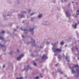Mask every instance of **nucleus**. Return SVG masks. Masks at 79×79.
<instances>
[{"mask_svg": "<svg viewBox=\"0 0 79 79\" xmlns=\"http://www.w3.org/2000/svg\"><path fill=\"white\" fill-rule=\"evenodd\" d=\"M77 15H79V10H77Z\"/></svg>", "mask_w": 79, "mask_h": 79, "instance_id": "2eb2a0df", "label": "nucleus"}, {"mask_svg": "<svg viewBox=\"0 0 79 79\" xmlns=\"http://www.w3.org/2000/svg\"><path fill=\"white\" fill-rule=\"evenodd\" d=\"M5 33V31H2V32H0V34H3V33Z\"/></svg>", "mask_w": 79, "mask_h": 79, "instance_id": "412c9836", "label": "nucleus"}, {"mask_svg": "<svg viewBox=\"0 0 79 79\" xmlns=\"http://www.w3.org/2000/svg\"><path fill=\"white\" fill-rule=\"evenodd\" d=\"M13 53V52L11 51L10 52H9L10 55H11Z\"/></svg>", "mask_w": 79, "mask_h": 79, "instance_id": "5701e85b", "label": "nucleus"}, {"mask_svg": "<svg viewBox=\"0 0 79 79\" xmlns=\"http://www.w3.org/2000/svg\"><path fill=\"white\" fill-rule=\"evenodd\" d=\"M74 67L73 68H71L70 67V69H71L72 72V73L74 74L75 73H76V71L74 70V68H77V69H76V71H77V74H77V77H78V76H79V66H78V65L77 64V65L74 64Z\"/></svg>", "mask_w": 79, "mask_h": 79, "instance_id": "f257e3e1", "label": "nucleus"}, {"mask_svg": "<svg viewBox=\"0 0 79 79\" xmlns=\"http://www.w3.org/2000/svg\"><path fill=\"white\" fill-rule=\"evenodd\" d=\"M31 39L32 44H33V43H34V42H35V40H33L32 38H31Z\"/></svg>", "mask_w": 79, "mask_h": 79, "instance_id": "ddd939ff", "label": "nucleus"}, {"mask_svg": "<svg viewBox=\"0 0 79 79\" xmlns=\"http://www.w3.org/2000/svg\"><path fill=\"white\" fill-rule=\"evenodd\" d=\"M69 57H68V56H66V59L67 60V59H68V58H69Z\"/></svg>", "mask_w": 79, "mask_h": 79, "instance_id": "cd10ccee", "label": "nucleus"}, {"mask_svg": "<svg viewBox=\"0 0 79 79\" xmlns=\"http://www.w3.org/2000/svg\"><path fill=\"white\" fill-rule=\"evenodd\" d=\"M17 52H18V53H19V49H18L17 50Z\"/></svg>", "mask_w": 79, "mask_h": 79, "instance_id": "c756f323", "label": "nucleus"}, {"mask_svg": "<svg viewBox=\"0 0 79 79\" xmlns=\"http://www.w3.org/2000/svg\"><path fill=\"white\" fill-rule=\"evenodd\" d=\"M0 58H1V56H0Z\"/></svg>", "mask_w": 79, "mask_h": 79, "instance_id": "5fc2aeb1", "label": "nucleus"}, {"mask_svg": "<svg viewBox=\"0 0 79 79\" xmlns=\"http://www.w3.org/2000/svg\"><path fill=\"white\" fill-rule=\"evenodd\" d=\"M17 28H18V27H17Z\"/></svg>", "mask_w": 79, "mask_h": 79, "instance_id": "e2e57ef3", "label": "nucleus"}, {"mask_svg": "<svg viewBox=\"0 0 79 79\" xmlns=\"http://www.w3.org/2000/svg\"><path fill=\"white\" fill-rule=\"evenodd\" d=\"M54 55L55 56H56V54H54Z\"/></svg>", "mask_w": 79, "mask_h": 79, "instance_id": "ea45409f", "label": "nucleus"}, {"mask_svg": "<svg viewBox=\"0 0 79 79\" xmlns=\"http://www.w3.org/2000/svg\"><path fill=\"white\" fill-rule=\"evenodd\" d=\"M34 28L32 29L31 28H30L29 29V31L30 32H32V34H33L34 33V31H34Z\"/></svg>", "mask_w": 79, "mask_h": 79, "instance_id": "0eeeda50", "label": "nucleus"}, {"mask_svg": "<svg viewBox=\"0 0 79 79\" xmlns=\"http://www.w3.org/2000/svg\"><path fill=\"white\" fill-rule=\"evenodd\" d=\"M58 72H59L60 74H63V72L61 71V69L59 70Z\"/></svg>", "mask_w": 79, "mask_h": 79, "instance_id": "4468645a", "label": "nucleus"}, {"mask_svg": "<svg viewBox=\"0 0 79 79\" xmlns=\"http://www.w3.org/2000/svg\"><path fill=\"white\" fill-rule=\"evenodd\" d=\"M14 31H16V29H14Z\"/></svg>", "mask_w": 79, "mask_h": 79, "instance_id": "e433bc0d", "label": "nucleus"}, {"mask_svg": "<svg viewBox=\"0 0 79 79\" xmlns=\"http://www.w3.org/2000/svg\"><path fill=\"white\" fill-rule=\"evenodd\" d=\"M64 0L65 2H66V0Z\"/></svg>", "mask_w": 79, "mask_h": 79, "instance_id": "864d4df0", "label": "nucleus"}, {"mask_svg": "<svg viewBox=\"0 0 79 79\" xmlns=\"http://www.w3.org/2000/svg\"><path fill=\"white\" fill-rule=\"evenodd\" d=\"M23 13H26V12H25V11H23Z\"/></svg>", "mask_w": 79, "mask_h": 79, "instance_id": "c9c22d12", "label": "nucleus"}, {"mask_svg": "<svg viewBox=\"0 0 79 79\" xmlns=\"http://www.w3.org/2000/svg\"><path fill=\"white\" fill-rule=\"evenodd\" d=\"M23 56H24V55H23V54H21L20 56L18 57L17 58V60H20L21 58H23Z\"/></svg>", "mask_w": 79, "mask_h": 79, "instance_id": "20e7f679", "label": "nucleus"}, {"mask_svg": "<svg viewBox=\"0 0 79 79\" xmlns=\"http://www.w3.org/2000/svg\"><path fill=\"white\" fill-rule=\"evenodd\" d=\"M22 37L23 38H24V36L23 35H22Z\"/></svg>", "mask_w": 79, "mask_h": 79, "instance_id": "2f4dec72", "label": "nucleus"}, {"mask_svg": "<svg viewBox=\"0 0 79 79\" xmlns=\"http://www.w3.org/2000/svg\"><path fill=\"white\" fill-rule=\"evenodd\" d=\"M0 47H3V51H5V50H6V46H5L0 44Z\"/></svg>", "mask_w": 79, "mask_h": 79, "instance_id": "39448f33", "label": "nucleus"}, {"mask_svg": "<svg viewBox=\"0 0 79 79\" xmlns=\"http://www.w3.org/2000/svg\"><path fill=\"white\" fill-rule=\"evenodd\" d=\"M63 44H64V43L63 42H62L60 43V45H63Z\"/></svg>", "mask_w": 79, "mask_h": 79, "instance_id": "aec40b11", "label": "nucleus"}, {"mask_svg": "<svg viewBox=\"0 0 79 79\" xmlns=\"http://www.w3.org/2000/svg\"><path fill=\"white\" fill-rule=\"evenodd\" d=\"M52 45H53V47L52 48V50L54 52H61V49H54L53 48H54V46L56 45V44H52Z\"/></svg>", "mask_w": 79, "mask_h": 79, "instance_id": "f03ea898", "label": "nucleus"}, {"mask_svg": "<svg viewBox=\"0 0 79 79\" xmlns=\"http://www.w3.org/2000/svg\"><path fill=\"white\" fill-rule=\"evenodd\" d=\"M76 33H77V31H76Z\"/></svg>", "mask_w": 79, "mask_h": 79, "instance_id": "49530a36", "label": "nucleus"}, {"mask_svg": "<svg viewBox=\"0 0 79 79\" xmlns=\"http://www.w3.org/2000/svg\"><path fill=\"white\" fill-rule=\"evenodd\" d=\"M46 40V41H47V40Z\"/></svg>", "mask_w": 79, "mask_h": 79, "instance_id": "8fccbe9b", "label": "nucleus"}, {"mask_svg": "<svg viewBox=\"0 0 79 79\" xmlns=\"http://www.w3.org/2000/svg\"><path fill=\"white\" fill-rule=\"evenodd\" d=\"M74 2H72V3H74Z\"/></svg>", "mask_w": 79, "mask_h": 79, "instance_id": "37998d69", "label": "nucleus"}, {"mask_svg": "<svg viewBox=\"0 0 79 79\" xmlns=\"http://www.w3.org/2000/svg\"><path fill=\"white\" fill-rule=\"evenodd\" d=\"M40 76L41 77H43L42 76V75H41V74H40Z\"/></svg>", "mask_w": 79, "mask_h": 79, "instance_id": "72a5a7b5", "label": "nucleus"}, {"mask_svg": "<svg viewBox=\"0 0 79 79\" xmlns=\"http://www.w3.org/2000/svg\"><path fill=\"white\" fill-rule=\"evenodd\" d=\"M72 51H73V48H72Z\"/></svg>", "mask_w": 79, "mask_h": 79, "instance_id": "4c0bfd02", "label": "nucleus"}, {"mask_svg": "<svg viewBox=\"0 0 79 79\" xmlns=\"http://www.w3.org/2000/svg\"><path fill=\"white\" fill-rule=\"evenodd\" d=\"M23 77H20V78H17V79H23Z\"/></svg>", "mask_w": 79, "mask_h": 79, "instance_id": "4be33fe9", "label": "nucleus"}, {"mask_svg": "<svg viewBox=\"0 0 79 79\" xmlns=\"http://www.w3.org/2000/svg\"><path fill=\"white\" fill-rule=\"evenodd\" d=\"M33 46H35V47H36V48L38 47V46L36 45V44H34L33 45Z\"/></svg>", "mask_w": 79, "mask_h": 79, "instance_id": "a211bd4d", "label": "nucleus"}, {"mask_svg": "<svg viewBox=\"0 0 79 79\" xmlns=\"http://www.w3.org/2000/svg\"><path fill=\"white\" fill-rule=\"evenodd\" d=\"M43 25H46V24H43Z\"/></svg>", "mask_w": 79, "mask_h": 79, "instance_id": "a19ab883", "label": "nucleus"}, {"mask_svg": "<svg viewBox=\"0 0 79 79\" xmlns=\"http://www.w3.org/2000/svg\"><path fill=\"white\" fill-rule=\"evenodd\" d=\"M69 5H70V4H69Z\"/></svg>", "mask_w": 79, "mask_h": 79, "instance_id": "13d9d810", "label": "nucleus"}, {"mask_svg": "<svg viewBox=\"0 0 79 79\" xmlns=\"http://www.w3.org/2000/svg\"><path fill=\"white\" fill-rule=\"evenodd\" d=\"M33 65H34V66H36V63H35V62H34L33 63Z\"/></svg>", "mask_w": 79, "mask_h": 79, "instance_id": "a878e982", "label": "nucleus"}, {"mask_svg": "<svg viewBox=\"0 0 79 79\" xmlns=\"http://www.w3.org/2000/svg\"><path fill=\"white\" fill-rule=\"evenodd\" d=\"M65 14L66 15L67 17H69L70 16V14L69 13V12H66L65 13Z\"/></svg>", "mask_w": 79, "mask_h": 79, "instance_id": "1a4fd4ad", "label": "nucleus"}, {"mask_svg": "<svg viewBox=\"0 0 79 79\" xmlns=\"http://www.w3.org/2000/svg\"><path fill=\"white\" fill-rule=\"evenodd\" d=\"M3 16H4V17H5V16H4V15H3Z\"/></svg>", "mask_w": 79, "mask_h": 79, "instance_id": "bf43d9fd", "label": "nucleus"}, {"mask_svg": "<svg viewBox=\"0 0 79 79\" xmlns=\"http://www.w3.org/2000/svg\"><path fill=\"white\" fill-rule=\"evenodd\" d=\"M0 40H4V38L3 37L0 36Z\"/></svg>", "mask_w": 79, "mask_h": 79, "instance_id": "dca6fc26", "label": "nucleus"}, {"mask_svg": "<svg viewBox=\"0 0 79 79\" xmlns=\"http://www.w3.org/2000/svg\"><path fill=\"white\" fill-rule=\"evenodd\" d=\"M39 77H34V79H39Z\"/></svg>", "mask_w": 79, "mask_h": 79, "instance_id": "f3484780", "label": "nucleus"}, {"mask_svg": "<svg viewBox=\"0 0 79 79\" xmlns=\"http://www.w3.org/2000/svg\"><path fill=\"white\" fill-rule=\"evenodd\" d=\"M7 16H9V15H8Z\"/></svg>", "mask_w": 79, "mask_h": 79, "instance_id": "6e6d98bb", "label": "nucleus"}, {"mask_svg": "<svg viewBox=\"0 0 79 79\" xmlns=\"http://www.w3.org/2000/svg\"><path fill=\"white\" fill-rule=\"evenodd\" d=\"M35 14V13H33L30 14L31 16H32V15H34Z\"/></svg>", "mask_w": 79, "mask_h": 79, "instance_id": "6ab92c4d", "label": "nucleus"}, {"mask_svg": "<svg viewBox=\"0 0 79 79\" xmlns=\"http://www.w3.org/2000/svg\"><path fill=\"white\" fill-rule=\"evenodd\" d=\"M78 42H79V40H78Z\"/></svg>", "mask_w": 79, "mask_h": 79, "instance_id": "0e129e2a", "label": "nucleus"}, {"mask_svg": "<svg viewBox=\"0 0 79 79\" xmlns=\"http://www.w3.org/2000/svg\"><path fill=\"white\" fill-rule=\"evenodd\" d=\"M24 21H23V23H24Z\"/></svg>", "mask_w": 79, "mask_h": 79, "instance_id": "4d7b16f0", "label": "nucleus"}, {"mask_svg": "<svg viewBox=\"0 0 79 79\" xmlns=\"http://www.w3.org/2000/svg\"><path fill=\"white\" fill-rule=\"evenodd\" d=\"M58 64H56L55 65V66H58Z\"/></svg>", "mask_w": 79, "mask_h": 79, "instance_id": "7c9ffc66", "label": "nucleus"}, {"mask_svg": "<svg viewBox=\"0 0 79 79\" xmlns=\"http://www.w3.org/2000/svg\"><path fill=\"white\" fill-rule=\"evenodd\" d=\"M50 44V43H49V42H47L46 43V44L47 45H48V44Z\"/></svg>", "mask_w": 79, "mask_h": 79, "instance_id": "c85d7f7f", "label": "nucleus"}, {"mask_svg": "<svg viewBox=\"0 0 79 79\" xmlns=\"http://www.w3.org/2000/svg\"><path fill=\"white\" fill-rule=\"evenodd\" d=\"M31 56H32V54H31Z\"/></svg>", "mask_w": 79, "mask_h": 79, "instance_id": "09e8293b", "label": "nucleus"}, {"mask_svg": "<svg viewBox=\"0 0 79 79\" xmlns=\"http://www.w3.org/2000/svg\"><path fill=\"white\" fill-rule=\"evenodd\" d=\"M34 18H32L31 19V21H33V20H34Z\"/></svg>", "mask_w": 79, "mask_h": 79, "instance_id": "bb28decb", "label": "nucleus"}, {"mask_svg": "<svg viewBox=\"0 0 79 79\" xmlns=\"http://www.w3.org/2000/svg\"><path fill=\"white\" fill-rule=\"evenodd\" d=\"M27 31H28L27 29H25L24 30V33L25 34H27Z\"/></svg>", "mask_w": 79, "mask_h": 79, "instance_id": "9b49d317", "label": "nucleus"}, {"mask_svg": "<svg viewBox=\"0 0 79 79\" xmlns=\"http://www.w3.org/2000/svg\"><path fill=\"white\" fill-rule=\"evenodd\" d=\"M67 61H68V62H69V60H68Z\"/></svg>", "mask_w": 79, "mask_h": 79, "instance_id": "a18cd8bd", "label": "nucleus"}, {"mask_svg": "<svg viewBox=\"0 0 79 79\" xmlns=\"http://www.w3.org/2000/svg\"><path fill=\"white\" fill-rule=\"evenodd\" d=\"M28 13H29L30 12H31V10L30 9L28 10Z\"/></svg>", "mask_w": 79, "mask_h": 79, "instance_id": "393cba45", "label": "nucleus"}, {"mask_svg": "<svg viewBox=\"0 0 79 79\" xmlns=\"http://www.w3.org/2000/svg\"><path fill=\"white\" fill-rule=\"evenodd\" d=\"M42 14H40V15H38V18H42Z\"/></svg>", "mask_w": 79, "mask_h": 79, "instance_id": "f8f14e48", "label": "nucleus"}, {"mask_svg": "<svg viewBox=\"0 0 79 79\" xmlns=\"http://www.w3.org/2000/svg\"><path fill=\"white\" fill-rule=\"evenodd\" d=\"M42 48V47H41V48Z\"/></svg>", "mask_w": 79, "mask_h": 79, "instance_id": "052dcab7", "label": "nucleus"}, {"mask_svg": "<svg viewBox=\"0 0 79 79\" xmlns=\"http://www.w3.org/2000/svg\"><path fill=\"white\" fill-rule=\"evenodd\" d=\"M30 52H31V50H30Z\"/></svg>", "mask_w": 79, "mask_h": 79, "instance_id": "69168bd1", "label": "nucleus"}, {"mask_svg": "<svg viewBox=\"0 0 79 79\" xmlns=\"http://www.w3.org/2000/svg\"><path fill=\"white\" fill-rule=\"evenodd\" d=\"M61 55H59L58 57V58H59V59H60L61 58Z\"/></svg>", "mask_w": 79, "mask_h": 79, "instance_id": "b1692460", "label": "nucleus"}, {"mask_svg": "<svg viewBox=\"0 0 79 79\" xmlns=\"http://www.w3.org/2000/svg\"><path fill=\"white\" fill-rule=\"evenodd\" d=\"M67 76V75H65V77H66Z\"/></svg>", "mask_w": 79, "mask_h": 79, "instance_id": "3c124183", "label": "nucleus"}, {"mask_svg": "<svg viewBox=\"0 0 79 79\" xmlns=\"http://www.w3.org/2000/svg\"><path fill=\"white\" fill-rule=\"evenodd\" d=\"M78 60H79V57H78Z\"/></svg>", "mask_w": 79, "mask_h": 79, "instance_id": "79ce46f5", "label": "nucleus"}, {"mask_svg": "<svg viewBox=\"0 0 79 79\" xmlns=\"http://www.w3.org/2000/svg\"><path fill=\"white\" fill-rule=\"evenodd\" d=\"M75 18H76L77 17V16H75Z\"/></svg>", "mask_w": 79, "mask_h": 79, "instance_id": "603ef678", "label": "nucleus"}, {"mask_svg": "<svg viewBox=\"0 0 79 79\" xmlns=\"http://www.w3.org/2000/svg\"><path fill=\"white\" fill-rule=\"evenodd\" d=\"M63 55L64 56V54H63Z\"/></svg>", "mask_w": 79, "mask_h": 79, "instance_id": "680f3d73", "label": "nucleus"}, {"mask_svg": "<svg viewBox=\"0 0 79 79\" xmlns=\"http://www.w3.org/2000/svg\"><path fill=\"white\" fill-rule=\"evenodd\" d=\"M5 65L3 66V68H5Z\"/></svg>", "mask_w": 79, "mask_h": 79, "instance_id": "58836bf2", "label": "nucleus"}, {"mask_svg": "<svg viewBox=\"0 0 79 79\" xmlns=\"http://www.w3.org/2000/svg\"><path fill=\"white\" fill-rule=\"evenodd\" d=\"M20 29H21V30H22V31H23V29H22V28H20Z\"/></svg>", "mask_w": 79, "mask_h": 79, "instance_id": "f704fd0d", "label": "nucleus"}, {"mask_svg": "<svg viewBox=\"0 0 79 79\" xmlns=\"http://www.w3.org/2000/svg\"><path fill=\"white\" fill-rule=\"evenodd\" d=\"M77 23H76L74 25H73V27L74 29L76 28V27H77Z\"/></svg>", "mask_w": 79, "mask_h": 79, "instance_id": "9d476101", "label": "nucleus"}, {"mask_svg": "<svg viewBox=\"0 0 79 79\" xmlns=\"http://www.w3.org/2000/svg\"><path fill=\"white\" fill-rule=\"evenodd\" d=\"M75 48H76V49L77 50H78V48H77V47H75Z\"/></svg>", "mask_w": 79, "mask_h": 79, "instance_id": "473e14b6", "label": "nucleus"}, {"mask_svg": "<svg viewBox=\"0 0 79 79\" xmlns=\"http://www.w3.org/2000/svg\"><path fill=\"white\" fill-rule=\"evenodd\" d=\"M32 69V68L31 67H30L29 66V65H28L27 67H25V70H26V71H27L28 69Z\"/></svg>", "mask_w": 79, "mask_h": 79, "instance_id": "7ed1b4c3", "label": "nucleus"}, {"mask_svg": "<svg viewBox=\"0 0 79 79\" xmlns=\"http://www.w3.org/2000/svg\"><path fill=\"white\" fill-rule=\"evenodd\" d=\"M18 16L19 18H24V16L23 15H21L20 14L18 15Z\"/></svg>", "mask_w": 79, "mask_h": 79, "instance_id": "6e6552de", "label": "nucleus"}, {"mask_svg": "<svg viewBox=\"0 0 79 79\" xmlns=\"http://www.w3.org/2000/svg\"><path fill=\"white\" fill-rule=\"evenodd\" d=\"M63 1H62V3H63Z\"/></svg>", "mask_w": 79, "mask_h": 79, "instance_id": "de8ad7c7", "label": "nucleus"}, {"mask_svg": "<svg viewBox=\"0 0 79 79\" xmlns=\"http://www.w3.org/2000/svg\"><path fill=\"white\" fill-rule=\"evenodd\" d=\"M41 58L43 59L46 60V59H47V56L45 55H43V56L41 57Z\"/></svg>", "mask_w": 79, "mask_h": 79, "instance_id": "423d86ee", "label": "nucleus"}, {"mask_svg": "<svg viewBox=\"0 0 79 79\" xmlns=\"http://www.w3.org/2000/svg\"><path fill=\"white\" fill-rule=\"evenodd\" d=\"M65 47H67V45H65Z\"/></svg>", "mask_w": 79, "mask_h": 79, "instance_id": "c03bdc74", "label": "nucleus"}]
</instances>
